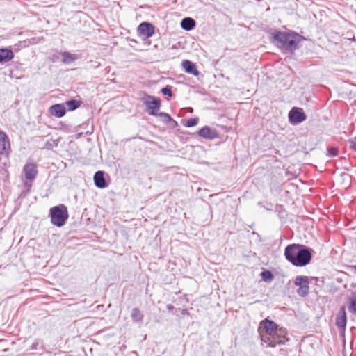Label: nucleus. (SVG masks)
<instances>
[{
    "label": "nucleus",
    "instance_id": "obj_9",
    "mask_svg": "<svg viewBox=\"0 0 356 356\" xmlns=\"http://www.w3.org/2000/svg\"><path fill=\"white\" fill-rule=\"evenodd\" d=\"M197 134L200 137L207 140H213L220 138L219 134L217 131L209 126H204L197 132Z\"/></svg>",
    "mask_w": 356,
    "mask_h": 356
},
{
    "label": "nucleus",
    "instance_id": "obj_6",
    "mask_svg": "<svg viewBox=\"0 0 356 356\" xmlns=\"http://www.w3.org/2000/svg\"><path fill=\"white\" fill-rule=\"evenodd\" d=\"M306 118L305 113L300 108L293 107L289 113V120L293 125L302 123Z\"/></svg>",
    "mask_w": 356,
    "mask_h": 356
},
{
    "label": "nucleus",
    "instance_id": "obj_4",
    "mask_svg": "<svg viewBox=\"0 0 356 356\" xmlns=\"http://www.w3.org/2000/svg\"><path fill=\"white\" fill-rule=\"evenodd\" d=\"M144 95L141 100L146 107V111L150 115L156 116L161 107V99L147 93H144Z\"/></svg>",
    "mask_w": 356,
    "mask_h": 356
},
{
    "label": "nucleus",
    "instance_id": "obj_26",
    "mask_svg": "<svg viewBox=\"0 0 356 356\" xmlns=\"http://www.w3.org/2000/svg\"><path fill=\"white\" fill-rule=\"evenodd\" d=\"M339 154V148L337 147H328L327 148V156L329 157H334Z\"/></svg>",
    "mask_w": 356,
    "mask_h": 356
},
{
    "label": "nucleus",
    "instance_id": "obj_24",
    "mask_svg": "<svg viewBox=\"0 0 356 356\" xmlns=\"http://www.w3.org/2000/svg\"><path fill=\"white\" fill-rule=\"evenodd\" d=\"M260 276L261 277V280L266 282H270L274 278L273 273H272V271L269 270H264L260 273Z\"/></svg>",
    "mask_w": 356,
    "mask_h": 356
},
{
    "label": "nucleus",
    "instance_id": "obj_2",
    "mask_svg": "<svg viewBox=\"0 0 356 356\" xmlns=\"http://www.w3.org/2000/svg\"><path fill=\"white\" fill-rule=\"evenodd\" d=\"M273 39L280 49L293 51L299 49V43L305 40L301 35L294 32L277 31L273 33Z\"/></svg>",
    "mask_w": 356,
    "mask_h": 356
},
{
    "label": "nucleus",
    "instance_id": "obj_37",
    "mask_svg": "<svg viewBox=\"0 0 356 356\" xmlns=\"http://www.w3.org/2000/svg\"><path fill=\"white\" fill-rule=\"evenodd\" d=\"M311 279H312V280H316V281L318 280V277H311Z\"/></svg>",
    "mask_w": 356,
    "mask_h": 356
},
{
    "label": "nucleus",
    "instance_id": "obj_21",
    "mask_svg": "<svg viewBox=\"0 0 356 356\" xmlns=\"http://www.w3.org/2000/svg\"><path fill=\"white\" fill-rule=\"evenodd\" d=\"M31 350H39L43 353L44 351H46V348L44 346V343L43 339H35L32 343V345L30 346Z\"/></svg>",
    "mask_w": 356,
    "mask_h": 356
},
{
    "label": "nucleus",
    "instance_id": "obj_14",
    "mask_svg": "<svg viewBox=\"0 0 356 356\" xmlns=\"http://www.w3.org/2000/svg\"><path fill=\"white\" fill-rule=\"evenodd\" d=\"M49 112L56 118H62L66 113V108L63 104H55L49 107Z\"/></svg>",
    "mask_w": 356,
    "mask_h": 356
},
{
    "label": "nucleus",
    "instance_id": "obj_12",
    "mask_svg": "<svg viewBox=\"0 0 356 356\" xmlns=\"http://www.w3.org/2000/svg\"><path fill=\"white\" fill-rule=\"evenodd\" d=\"M93 180L95 186L99 188H105L108 186V184L106 181L104 171H97L94 175Z\"/></svg>",
    "mask_w": 356,
    "mask_h": 356
},
{
    "label": "nucleus",
    "instance_id": "obj_7",
    "mask_svg": "<svg viewBox=\"0 0 356 356\" xmlns=\"http://www.w3.org/2000/svg\"><path fill=\"white\" fill-rule=\"evenodd\" d=\"M154 26L148 22H143L137 28L138 35L143 36L145 38L152 37L154 33Z\"/></svg>",
    "mask_w": 356,
    "mask_h": 356
},
{
    "label": "nucleus",
    "instance_id": "obj_35",
    "mask_svg": "<svg viewBox=\"0 0 356 356\" xmlns=\"http://www.w3.org/2000/svg\"><path fill=\"white\" fill-rule=\"evenodd\" d=\"M170 123H171V127L172 128H175V127H177L178 126L177 122L176 120H175L174 119H172V120H171L170 122Z\"/></svg>",
    "mask_w": 356,
    "mask_h": 356
},
{
    "label": "nucleus",
    "instance_id": "obj_13",
    "mask_svg": "<svg viewBox=\"0 0 356 356\" xmlns=\"http://www.w3.org/2000/svg\"><path fill=\"white\" fill-rule=\"evenodd\" d=\"M14 58V53L10 47L0 48V64L6 63Z\"/></svg>",
    "mask_w": 356,
    "mask_h": 356
},
{
    "label": "nucleus",
    "instance_id": "obj_5",
    "mask_svg": "<svg viewBox=\"0 0 356 356\" xmlns=\"http://www.w3.org/2000/svg\"><path fill=\"white\" fill-rule=\"evenodd\" d=\"M294 284L298 286L297 293L301 297H306L309 294V278L304 275H298L294 280Z\"/></svg>",
    "mask_w": 356,
    "mask_h": 356
},
{
    "label": "nucleus",
    "instance_id": "obj_17",
    "mask_svg": "<svg viewBox=\"0 0 356 356\" xmlns=\"http://www.w3.org/2000/svg\"><path fill=\"white\" fill-rule=\"evenodd\" d=\"M196 22L191 17H184L181 19L180 26L181 28L186 31H192L195 29Z\"/></svg>",
    "mask_w": 356,
    "mask_h": 356
},
{
    "label": "nucleus",
    "instance_id": "obj_28",
    "mask_svg": "<svg viewBox=\"0 0 356 356\" xmlns=\"http://www.w3.org/2000/svg\"><path fill=\"white\" fill-rule=\"evenodd\" d=\"M61 52L62 51H55V52L51 54L50 56H49V59L52 63H56V62L59 61L60 56H62Z\"/></svg>",
    "mask_w": 356,
    "mask_h": 356
},
{
    "label": "nucleus",
    "instance_id": "obj_10",
    "mask_svg": "<svg viewBox=\"0 0 356 356\" xmlns=\"http://www.w3.org/2000/svg\"><path fill=\"white\" fill-rule=\"evenodd\" d=\"M347 323V316L345 306H341L339 308L338 314L336 317V325L338 328L345 330Z\"/></svg>",
    "mask_w": 356,
    "mask_h": 356
},
{
    "label": "nucleus",
    "instance_id": "obj_19",
    "mask_svg": "<svg viewBox=\"0 0 356 356\" xmlns=\"http://www.w3.org/2000/svg\"><path fill=\"white\" fill-rule=\"evenodd\" d=\"M144 315L142 312L137 307H134L131 310V318L134 323H140L143 322Z\"/></svg>",
    "mask_w": 356,
    "mask_h": 356
},
{
    "label": "nucleus",
    "instance_id": "obj_34",
    "mask_svg": "<svg viewBox=\"0 0 356 356\" xmlns=\"http://www.w3.org/2000/svg\"><path fill=\"white\" fill-rule=\"evenodd\" d=\"M278 343H277V341L275 339L272 338V340L268 343V346L271 348H275Z\"/></svg>",
    "mask_w": 356,
    "mask_h": 356
},
{
    "label": "nucleus",
    "instance_id": "obj_16",
    "mask_svg": "<svg viewBox=\"0 0 356 356\" xmlns=\"http://www.w3.org/2000/svg\"><path fill=\"white\" fill-rule=\"evenodd\" d=\"M286 330L281 327L272 335V338L275 339L278 345H283L285 343V341L288 340L286 339Z\"/></svg>",
    "mask_w": 356,
    "mask_h": 356
},
{
    "label": "nucleus",
    "instance_id": "obj_29",
    "mask_svg": "<svg viewBox=\"0 0 356 356\" xmlns=\"http://www.w3.org/2000/svg\"><path fill=\"white\" fill-rule=\"evenodd\" d=\"M199 122L198 118H191L187 120L186 122L185 123V127H193L197 124Z\"/></svg>",
    "mask_w": 356,
    "mask_h": 356
},
{
    "label": "nucleus",
    "instance_id": "obj_8",
    "mask_svg": "<svg viewBox=\"0 0 356 356\" xmlns=\"http://www.w3.org/2000/svg\"><path fill=\"white\" fill-rule=\"evenodd\" d=\"M23 172L27 180L33 181L38 172L37 165L33 161H27L23 168Z\"/></svg>",
    "mask_w": 356,
    "mask_h": 356
},
{
    "label": "nucleus",
    "instance_id": "obj_1",
    "mask_svg": "<svg viewBox=\"0 0 356 356\" xmlns=\"http://www.w3.org/2000/svg\"><path fill=\"white\" fill-rule=\"evenodd\" d=\"M314 250L299 243H291L286 246L284 255L286 260L296 267H303L311 263Z\"/></svg>",
    "mask_w": 356,
    "mask_h": 356
},
{
    "label": "nucleus",
    "instance_id": "obj_11",
    "mask_svg": "<svg viewBox=\"0 0 356 356\" xmlns=\"http://www.w3.org/2000/svg\"><path fill=\"white\" fill-rule=\"evenodd\" d=\"M181 66L184 72L189 74L198 76L200 74L197 69L195 63L189 60H184L181 63Z\"/></svg>",
    "mask_w": 356,
    "mask_h": 356
},
{
    "label": "nucleus",
    "instance_id": "obj_32",
    "mask_svg": "<svg viewBox=\"0 0 356 356\" xmlns=\"http://www.w3.org/2000/svg\"><path fill=\"white\" fill-rule=\"evenodd\" d=\"M350 148L356 152V137L352 138L348 140Z\"/></svg>",
    "mask_w": 356,
    "mask_h": 356
},
{
    "label": "nucleus",
    "instance_id": "obj_31",
    "mask_svg": "<svg viewBox=\"0 0 356 356\" xmlns=\"http://www.w3.org/2000/svg\"><path fill=\"white\" fill-rule=\"evenodd\" d=\"M24 186L26 188V191H23L21 193V196H26L30 192L32 187V184L31 183H28L27 181L24 182Z\"/></svg>",
    "mask_w": 356,
    "mask_h": 356
},
{
    "label": "nucleus",
    "instance_id": "obj_23",
    "mask_svg": "<svg viewBox=\"0 0 356 356\" xmlns=\"http://www.w3.org/2000/svg\"><path fill=\"white\" fill-rule=\"evenodd\" d=\"M348 310L353 314L356 315V293H353L350 297L348 298Z\"/></svg>",
    "mask_w": 356,
    "mask_h": 356
},
{
    "label": "nucleus",
    "instance_id": "obj_20",
    "mask_svg": "<svg viewBox=\"0 0 356 356\" xmlns=\"http://www.w3.org/2000/svg\"><path fill=\"white\" fill-rule=\"evenodd\" d=\"M63 58L61 62L65 64H70L78 59V56L76 54H71L68 51L61 52Z\"/></svg>",
    "mask_w": 356,
    "mask_h": 356
},
{
    "label": "nucleus",
    "instance_id": "obj_22",
    "mask_svg": "<svg viewBox=\"0 0 356 356\" xmlns=\"http://www.w3.org/2000/svg\"><path fill=\"white\" fill-rule=\"evenodd\" d=\"M82 101L81 100H76V99H69L65 102V105L67 107V110L70 111H73L76 109H77L81 104Z\"/></svg>",
    "mask_w": 356,
    "mask_h": 356
},
{
    "label": "nucleus",
    "instance_id": "obj_25",
    "mask_svg": "<svg viewBox=\"0 0 356 356\" xmlns=\"http://www.w3.org/2000/svg\"><path fill=\"white\" fill-rule=\"evenodd\" d=\"M156 116L160 117L161 120L166 124H169L170 122L172 120L171 116L168 113L164 112L158 113Z\"/></svg>",
    "mask_w": 356,
    "mask_h": 356
},
{
    "label": "nucleus",
    "instance_id": "obj_15",
    "mask_svg": "<svg viewBox=\"0 0 356 356\" xmlns=\"http://www.w3.org/2000/svg\"><path fill=\"white\" fill-rule=\"evenodd\" d=\"M264 322V328L268 335L272 336L279 330L277 324L273 320L266 319Z\"/></svg>",
    "mask_w": 356,
    "mask_h": 356
},
{
    "label": "nucleus",
    "instance_id": "obj_30",
    "mask_svg": "<svg viewBox=\"0 0 356 356\" xmlns=\"http://www.w3.org/2000/svg\"><path fill=\"white\" fill-rule=\"evenodd\" d=\"M58 146V142L55 140L51 139L45 143L44 147L47 149H52L54 147Z\"/></svg>",
    "mask_w": 356,
    "mask_h": 356
},
{
    "label": "nucleus",
    "instance_id": "obj_18",
    "mask_svg": "<svg viewBox=\"0 0 356 356\" xmlns=\"http://www.w3.org/2000/svg\"><path fill=\"white\" fill-rule=\"evenodd\" d=\"M0 143L2 146V151L4 152L6 156H8L10 149V141L7 135L0 131Z\"/></svg>",
    "mask_w": 356,
    "mask_h": 356
},
{
    "label": "nucleus",
    "instance_id": "obj_3",
    "mask_svg": "<svg viewBox=\"0 0 356 356\" xmlns=\"http://www.w3.org/2000/svg\"><path fill=\"white\" fill-rule=\"evenodd\" d=\"M49 217L52 225L58 227H63L69 218L67 207L60 204L50 208Z\"/></svg>",
    "mask_w": 356,
    "mask_h": 356
},
{
    "label": "nucleus",
    "instance_id": "obj_27",
    "mask_svg": "<svg viewBox=\"0 0 356 356\" xmlns=\"http://www.w3.org/2000/svg\"><path fill=\"white\" fill-rule=\"evenodd\" d=\"M172 87L170 85H166L165 87H163L161 90V92L163 95H166L168 96V97H172V95H173V93L172 92Z\"/></svg>",
    "mask_w": 356,
    "mask_h": 356
},
{
    "label": "nucleus",
    "instance_id": "obj_33",
    "mask_svg": "<svg viewBox=\"0 0 356 356\" xmlns=\"http://www.w3.org/2000/svg\"><path fill=\"white\" fill-rule=\"evenodd\" d=\"M176 311H179L181 314L183 316H189L190 313L188 312V309H176Z\"/></svg>",
    "mask_w": 356,
    "mask_h": 356
},
{
    "label": "nucleus",
    "instance_id": "obj_36",
    "mask_svg": "<svg viewBox=\"0 0 356 356\" xmlns=\"http://www.w3.org/2000/svg\"><path fill=\"white\" fill-rule=\"evenodd\" d=\"M166 309H168V312H172L175 309V307L172 305L168 304L166 305Z\"/></svg>",
    "mask_w": 356,
    "mask_h": 356
}]
</instances>
